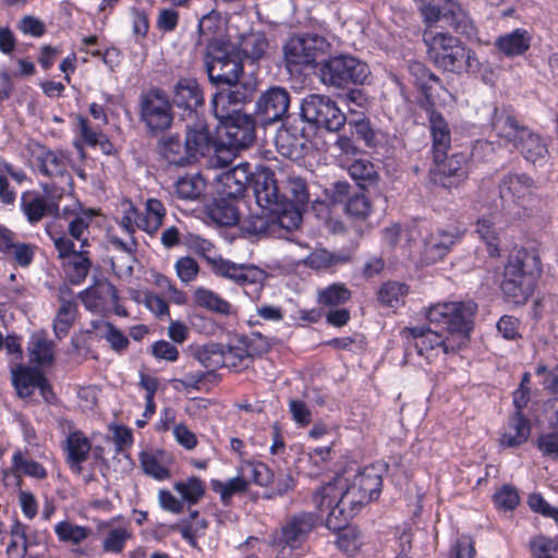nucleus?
I'll use <instances>...</instances> for the list:
<instances>
[{"label":"nucleus","mask_w":558,"mask_h":558,"mask_svg":"<svg viewBox=\"0 0 558 558\" xmlns=\"http://www.w3.org/2000/svg\"><path fill=\"white\" fill-rule=\"evenodd\" d=\"M196 360L208 369L213 372L226 365L223 357V347L219 343H210L196 350Z\"/></svg>","instance_id":"46"},{"label":"nucleus","mask_w":558,"mask_h":558,"mask_svg":"<svg viewBox=\"0 0 558 558\" xmlns=\"http://www.w3.org/2000/svg\"><path fill=\"white\" fill-rule=\"evenodd\" d=\"M351 255L347 252H330L326 248H319L308 255L307 263L312 268L322 269L349 263Z\"/></svg>","instance_id":"47"},{"label":"nucleus","mask_w":558,"mask_h":558,"mask_svg":"<svg viewBox=\"0 0 558 558\" xmlns=\"http://www.w3.org/2000/svg\"><path fill=\"white\" fill-rule=\"evenodd\" d=\"M205 190V181L199 174L181 177L175 183L179 198L185 201L197 199Z\"/></svg>","instance_id":"49"},{"label":"nucleus","mask_w":558,"mask_h":558,"mask_svg":"<svg viewBox=\"0 0 558 558\" xmlns=\"http://www.w3.org/2000/svg\"><path fill=\"white\" fill-rule=\"evenodd\" d=\"M490 126L495 134L510 145L522 158L543 166L549 156L548 144L538 132L524 124L509 106L494 109Z\"/></svg>","instance_id":"2"},{"label":"nucleus","mask_w":558,"mask_h":558,"mask_svg":"<svg viewBox=\"0 0 558 558\" xmlns=\"http://www.w3.org/2000/svg\"><path fill=\"white\" fill-rule=\"evenodd\" d=\"M338 531H339V535L337 537L338 548L349 555H352L353 553H355L361 543L359 532L354 527L347 526V524H344Z\"/></svg>","instance_id":"64"},{"label":"nucleus","mask_w":558,"mask_h":558,"mask_svg":"<svg viewBox=\"0 0 558 558\" xmlns=\"http://www.w3.org/2000/svg\"><path fill=\"white\" fill-rule=\"evenodd\" d=\"M352 293L344 283H331L318 290L317 303L328 308H335L349 302Z\"/></svg>","instance_id":"39"},{"label":"nucleus","mask_w":558,"mask_h":558,"mask_svg":"<svg viewBox=\"0 0 558 558\" xmlns=\"http://www.w3.org/2000/svg\"><path fill=\"white\" fill-rule=\"evenodd\" d=\"M434 167L429 169V179L435 185L445 189L457 187L464 182L470 172V158L465 153H456L448 156L445 153L439 158H436V153L433 154Z\"/></svg>","instance_id":"12"},{"label":"nucleus","mask_w":558,"mask_h":558,"mask_svg":"<svg viewBox=\"0 0 558 558\" xmlns=\"http://www.w3.org/2000/svg\"><path fill=\"white\" fill-rule=\"evenodd\" d=\"M210 488L218 494L223 506H230L234 495L244 494L248 489V481L242 476L232 477L226 482L210 481Z\"/></svg>","instance_id":"37"},{"label":"nucleus","mask_w":558,"mask_h":558,"mask_svg":"<svg viewBox=\"0 0 558 558\" xmlns=\"http://www.w3.org/2000/svg\"><path fill=\"white\" fill-rule=\"evenodd\" d=\"M257 214H251L242 222V230L250 234H272L274 220L270 208H260Z\"/></svg>","instance_id":"41"},{"label":"nucleus","mask_w":558,"mask_h":558,"mask_svg":"<svg viewBox=\"0 0 558 558\" xmlns=\"http://www.w3.org/2000/svg\"><path fill=\"white\" fill-rule=\"evenodd\" d=\"M54 533L60 542L78 545L92 534V530L86 526L73 524L69 521H61L56 524Z\"/></svg>","instance_id":"50"},{"label":"nucleus","mask_w":558,"mask_h":558,"mask_svg":"<svg viewBox=\"0 0 558 558\" xmlns=\"http://www.w3.org/2000/svg\"><path fill=\"white\" fill-rule=\"evenodd\" d=\"M475 232L486 244L490 257L500 255L498 232L494 221L489 217H481L477 219Z\"/></svg>","instance_id":"45"},{"label":"nucleus","mask_w":558,"mask_h":558,"mask_svg":"<svg viewBox=\"0 0 558 558\" xmlns=\"http://www.w3.org/2000/svg\"><path fill=\"white\" fill-rule=\"evenodd\" d=\"M352 482L363 495H366L368 501L377 499L381 492L383 478L375 466L364 468Z\"/></svg>","instance_id":"36"},{"label":"nucleus","mask_w":558,"mask_h":558,"mask_svg":"<svg viewBox=\"0 0 558 558\" xmlns=\"http://www.w3.org/2000/svg\"><path fill=\"white\" fill-rule=\"evenodd\" d=\"M532 35L524 28H515L496 39V47L508 58L523 56L531 47Z\"/></svg>","instance_id":"27"},{"label":"nucleus","mask_w":558,"mask_h":558,"mask_svg":"<svg viewBox=\"0 0 558 558\" xmlns=\"http://www.w3.org/2000/svg\"><path fill=\"white\" fill-rule=\"evenodd\" d=\"M39 162L40 172L49 178L63 177L66 173L64 157L52 150L44 151L39 157Z\"/></svg>","instance_id":"53"},{"label":"nucleus","mask_w":558,"mask_h":558,"mask_svg":"<svg viewBox=\"0 0 558 558\" xmlns=\"http://www.w3.org/2000/svg\"><path fill=\"white\" fill-rule=\"evenodd\" d=\"M172 104L189 112V118L197 113L204 105V94L198 82L193 77H180L172 89Z\"/></svg>","instance_id":"20"},{"label":"nucleus","mask_w":558,"mask_h":558,"mask_svg":"<svg viewBox=\"0 0 558 558\" xmlns=\"http://www.w3.org/2000/svg\"><path fill=\"white\" fill-rule=\"evenodd\" d=\"M422 2V15L428 25L423 34L428 60L444 72L458 75L480 72L476 52L446 31L449 27L466 39L476 38L477 27L470 14L454 0Z\"/></svg>","instance_id":"1"},{"label":"nucleus","mask_w":558,"mask_h":558,"mask_svg":"<svg viewBox=\"0 0 558 558\" xmlns=\"http://www.w3.org/2000/svg\"><path fill=\"white\" fill-rule=\"evenodd\" d=\"M140 120L147 133L156 136L169 130L173 123L172 104L160 88H151L140 97Z\"/></svg>","instance_id":"9"},{"label":"nucleus","mask_w":558,"mask_h":558,"mask_svg":"<svg viewBox=\"0 0 558 558\" xmlns=\"http://www.w3.org/2000/svg\"><path fill=\"white\" fill-rule=\"evenodd\" d=\"M158 149L160 155L170 165L183 167L195 162V159L187 149L185 142L182 143L178 135L162 137L158 142Z\"/></svg>","instance_id":"28"},{"label":"nucleus","mask_w":558,"mask_h":558,"mask_svg":"<svg viewBox=\"0 0 558 558\" xmlns=\"http://www.w3.org/2000/svg\"><path fill=\"white\" fill-rule=\"evenodd\" d=\"M291 96L288 89L281 86H271L263 92L256 100L254 117L259 125L281 122L288 117Z\"/></svg>","instance_id":"13"},{"label":"nucleus","mask_w":558,"mask_h":558,"mask_svg":"<svg viewBox=\"0 0 558 558\" xmlns=\"http://www.w3.org/2000/svg\"><path fill=\"white\" fill-rule=\"evenodd\" d=\"M269 47V43L262 32H251L241 35L236 51L241 58L258 61L265 57Z\"/></svg>","instance_id":"33"},{"label":"nucleus","mask_w":558,"mask_h":558,"mask_svg":"<svg viewBox=\"0 0 558 558\" xmlns=\"http://www.w3.org/2000/svg\"><path fill=\"white\" fill-rule=\"evenodd\" d=\"M402 335L408 340V344L412 345L427 362L434 361L440 353L449 355L460 351L459 344L447 335L444 336L424 326L407 327L402 330Z\"/></svg>","instance_id":"11"},{"label":"nucleus","mask_w":558,"mask_h":558,"mask_svg":"<svg viewBox=\"0 0 558 558\" xmlns=\"http://www.w3.org/2000/svg\"><path fill=\"white\" fill-rule=\"evenodd\" d=\"M313 502L319 511L329 510L326 526L329 530H339L369 501L351 482L345 489L328 483L314 494Z\"/></svg>","instance_id":"3"},{"label":"nucleus","mask_w":558,"mask_h":558,"mask_svg":"<svg viewBox=\"0 0 558 558\" xmlns=\"http://www.w3.org/2000/svg\"><path fill=\"white\" fill-rule=\"evenodd\" d=\"M344 205L347 215L356 219H365L371 213V202L363 192H354Z\"/></svg>","instance_id":"62"},{"label":"nucleus","mask_w":558,"mask_h":558,"mask_svg":"<svg viewBox=\"0 0 558 558\" xmlns=\"http://www.w3.org/2000/svg\"><path fill=\"white\" fill-rule=\"evenodd\" d=\"M238 198H229L226 195H219L205 207L207 217L218 226L231 227L239 222L240 213L235 204Z\"/></svg>","instance_id":"24"},{"label":"nucleus","mask_w":558,"mask_h":558,"mask_svg":"<svg viewBox=\"0 0 558 558\" xmlns=\"http://www.w3.org/2000/svg\"><path fill=\"white\" fill-rule=\"evenodd\" d=\"M319 521L320 518L315 512L295 513L282 525L280 539L291 549L299 548Z\"/></svg>","instance_id":"16"},{"label":"nucleus","mask_w":558,"mask_h":558,"mask_svg":"<svg viewBox=\"0 0 558 558\" xmlns=\"http://www.w3.org/2000/svg\"><path fill=\"white\" fill-rule=\"evenodd\" d=\"M409 73L414 85L423 95L421 100H434L432 93L433 87H442L441 80L420 61H413L409 64Z\"/></svg>","instance_id":"32"},{"label":"nucleus","mask_w":558,"mask_h":558,"mask_svg":"<svg viewBox=\"0 0 558 558\" xmlns=\"http://www.w3.org/2000/svg\"><path fill=\"white\" fill-rule=\"evenodd\" d=\"M131 213L134 215L135 226L149 233H156L163 223L166 217V207L161 201L157 198H148L145 202V210L138 211L132 207Z\"/></svg>","instance_id":"25"},{"label":"nucleus","mask_w":558,"mask_h":558,"mask_svg":"<svg viewBox=\"0 0 558 558\" xmlns=\"http://www.w3.org/2000/svg\"><path fill=\"white\" fill-rule=\"evenodd\" d=\"M223 129V145L229 149L240 150L247 148L256 138V121L254 116L243 113L240 109L214 113Z\"/></svg>","instance_id":"10"},{"label":"nucleus","mask_w":558,"mask_h":558,"mask_svg":"<svg viewBox=\"0 0 558 558\" xmlns=\"http://www.w3.org/2000/svg\"><path fill=\"white\" fill-rule=\"evenodd\" d=\"M240 343H245L252 357L268 353L276 343L275 338L263 336L259 331H253L239 338Z\"/></svg>","instance_id":"54"},{"label":"nucleus","mask_w":558,"mask_h":558,"mask_svg":"<svg viewBox=\"0 0 558 558\" xmlns=\"http://www.w3.org/2000/svg\"><path fill=\"white\" fill-rule=\"evenodd\" d=\"M534 189V180L525 173L505 174L498 185L499 196L505 203L523 199L531 195Z\"/></svg>","instance_id":"23"},{"label":"nucleus","mask_w":558,"mask_h":558,"mask_svg":"<svg viewBox=\"0 0 558 558\" xmlns=\"http://www.w3.org/2000/svg\"><path fill=\"white\" fill-rule=\"evenodd\" d=\"M318 72L324 85L336 88L363 85L371 74L365 62L350 54H338L323 60L318 64Z\"/></svg>","instance_id":"7"},{"label":"nucleus","mask_w":558,"mask_h":558,"mask_svg":"<svg viewBox=\"0 0 558 558\" xmlns=\"http://www.w3.org/2000/svg\"><path fill=\"white\" fill-rule=\"evenodd\" d=\"M476 313L477 304L473 301L446 302L432 305L426 318L430 324L445 327L447 336L458 343L461 350L470 340Z\"/></svg>","instance_id":"4"},{"label":"nucleus","mask_w":558,"mask_h":558,"mask_svg":"<svg viewBox=\"0 0 558 558\" xmlns=\"http://www.w3.org/2000/svg\"><path fill=\"white\" fill-rule=\"evenodd\" d=\"M60 307L53 320V332L58 339H63L72 328L76 315L77 304L74 300L59 296Z\"/></svg>","instance_id":"35"},{"label":"nucleus","mask_w":558,"mask_h":558,"mask_svg":"<svg viewBox=\"0 0 558 558\" xmlns=\"http://www.w3.org/2000/svg\"><path fill=\"white\" fill-rule=\"evenodd\" d=\"M205 70L211 84L236 83L243 74V62L236 47L222 39L208 41L204 54Z\"/></svg>","instance_id":"6"},{"label":"nucleus","mask_w":558,"mask_h":558,"mask_svg":"<svg viewBox=\"0 0 558 558\" xmlns=\"http://www.w3.org/2000/svg\"><path fill=\"white\" fill-rule=\"evenodd\" d=\"M494 502L498 509L511 511L514 510L519 505L520 496L514 487L510 485H504L494 494Z\"/></svg>","instance_id":"63"},{"label":"nucleus","mask_w":558,"mask_h":558,"mask_svg":"<svg viewBox=\"0 0 558 558\" xmlns=\"http://www.w3.org/2000/svg\"><path fill=\"white\" fill-rule=\"evenodd\" d=\"M195 303L210 312L228 315L231 311V304L220 298L217 293L205 288H198L194 292Z\"/></svg>","instance_id":"43"},{"label":"nucleus","mask_w":558,"mask_h":558,"mask_svg":"<svg viewBox=\"0 0 558 558\" xmlns=\"http://www.w3.org/2000/svg\"><path fill=\"white\" fill-rule=\"evenodd\" d=\"M12 469L15 472H23L28 476L39 480L47 476V471L39 462L24 459L21 451L14 452L12 457Z\"/></svg>","instance_id":"60"},{"label":"nucleus","mask_w":558,"mask_h":558,"mask_svg":"<svg viewBox=\"0 0 558 558\" xmlns=\"http://www.w3.org/2000/svg\"><path fill=\"white\" fill-rule=\"evenodd\" d=\"M274 220V233L277 229L292 231L300 227L302 213L305 210L299 206L292 205L286 198L274 205L271 208Z\"/></svg>","instance_id":"29"},{"label":"nucleus","mask_w":558,"mask_h":558,"mask_svg":"<svg viewBox=\"0 0 558 558\" xmlns=\"http://www.w3.org/2000/svg\"><path fill=\"white\" fill-rule=\"evenodd\" d=\"M7 258L13 259L20 267H28L34 259L36 246L14 241V234L7 242V247L0 251Z\"/></svg>","instance_id":"40"},{"label":"nucleus","mask_w":558,"mask_h":558,"mask_svg":"<svg viewBox=\"0 0 558 558\" xmlns=\"http://www.w3.org/2000/svg\"><path fill=\"white\" fill-rule=\"evenodd\" d=\"M328 46L327 40L317 34L293 36L283 47L286 62L294 66L311 65L325 53Z\"/></svg>","instance_id":"14"},{"label":"nucleus","mask_w":558,"mask_h":558,"mask_svg":"<svg viewBox=\"0 0 558 558\" xmlns=\"http://www.w3.org/2000/svg\"><path fill=\"white\" fill-rule=\"evenodd\" d=\"M140 462L144 473L157 481L168 480L171 475L169 465L172 459L163 450L143 451L140 454Z\"/></svg>","instance_id":"30"},{"label":"nucleus","mask_w":558,"mask_h":558,"mask_svg":"<svg viewBox=\"0 0 558 558\" xmlns=\"http://www.w3.org/2000/svg\"><path fill=\"white\" fill-rule=\"evenodd\" d=\"M531 434V423L524 414L513 413L508 421V429L501 435L500 444L515 448L524 444Z\"/></svg>","instance_id":"31"},{"label":"nucleus","mask_w":558,"mask_h":558,"mask_svg":"<svg viewBox=\"0 0 558 558\" xmlns=\"http://www.w3.org/2000/svg\"><path fill=\"white\" fill-rule=\"evenodd\" d=\"M284 189L286 193L281 195L284 196L287 202L303 209L307 207L310 202V192L307 182L304 178L295 174L288 175Z\"/></svg>","instance_id":"38"},{"label":"nucleus","mask_w":558,"mask_h":558,"mask_svg":"<svg viewBox=\"0 0 558 558\" xmlns=\"http://www.w3.org/2000/svg\"><path fill=\"white\" fill-rule=\"evenodd\" d=\"M22 207L27 220L31 223H36L43 219L45 215L57 214L58 206L54 203L48 204L43 197L36 196L27 202L25 196L22 199Z\"/></svg>","instance_id":"51"},{"label":"nucleus","mask_w":558,"mask_h":558,"mask_svg":"<svg viewBox=\"0 0 558 558\" xmlns=\"http://www.w3.org/2000/svg\"><path fill=\"white\" fill-rule=\"evenodd\" d=\"M92 262L88 257V252L85 248H80L68 265V276L73 284H80L87 277Z\"/></svg>","instance_id":"52"},{"label":"nucleus","mask_w":558,"mask_h":558,"mask_svg":"<svg viewBox=\"0 0 558 558\" xmlns=\"http://www.w3.org/2000/svg\"><path fill=\"white\" fill-rule=\"evenodd\" d=\"M464 232L458 227L448 229L437 228L425 242V252L434 260L441 259L463 238Z\"/></svg>","instance_id":"22"},{"label":"nucleus","mask_w":558,"mask_h":558,"mask_svg":"<svg viewBox=\"0 0 558 558\" xmlns=\"http://www.w3.org/2000/svg\"><path fill=\"white\" fill-rule=\"evenodd\" d=\"M131 533L124 527H116L108 532L102 542V550L106 553L120 554L123 551L125 542Z\"/></svg>","instance_id":"61"},{"label":"nucleus","mask_w":558,"mask_h":558,"mask_svg":"<svg viewBox=\"0 0 558 558\" xmlns=\"http://www.w3.org/2000/svg\"><path fill=\"white\" fill-rule=\"evenodd\" d=\"M418 106L425 111L433 138L432 153L439 158L451 147V133L444 116L436 110L434 100H420Z\"/></svg>","instance_id":"18"},{"label":"nucleus","mask_w":558,"mask_h":558,"mask_svg":"<svg viewBox=\"0 0 558 558\" xmlns=\"http://www.w3.org/2000/svg\"><path fill=\"white\" fill-rule=\"evenodd\" d=\"M29 361L37 365H48L53 362L52 342L40 336H33L28 342Z\"/></svg>","instance_id":"44"},{"label":"nucleus","mask_w":558,"mask_h":558,"mask_svg":"<svg viewBox=\"0 0 558 558\" xmlns=\"http://www.w3.org/2000/svg\"><path fill=\"white\" fill-rule=\"evenodd\" d=\"M12 384L21 398L31 397L36 388V381L40 379L43 372L36 367L17 364L11 371Z\"/></svg>","instance_id":"34"},{"label":"nucleus","mask_w":558,"mask_h":558,"mask_svg":"<svg viewBox=\"0 0 558 558\" xmlns=\"http://www.w3.org/2000/svg\"><path fill=\"white\" fill-rule=\"evenodd\" d=\"M300 116L307 123L330 132L340 131L347 122V116L329 96L308 94L300 105Z\"/></svg>","instance_id":"8"},{"label":"nucleus","mask_w":558,"mask_h":558,"mask_svg":"<svg viewBox=\"0 0 558 558\" xmlns=\"http://www.w3.org/2000/svg\"><path fill=\"white\" fill-rule=\"evenodd\" d=\"M228 88H222L217 92L211 101L213 113H220V111H232V109H240V106L250 101L255 90V86L248 82L225 84Z\"/></svg>","instance_id":"19"},{"label":"nucleus","mask_w":558,"mask_h":558,"mask_svg":"<svg viewBox=\"0 0 558 558\" xmlns=\"http://www.w3.org/2000/svg\"><path fill=\"white\" fill-rule=\"evenodd\" d=\"M264 279V270L254 265H247L235 283L243 287L246 294L253 295L259 292Z\"/></svg>","instance_id":"55"},{"label":"nucleus","mask_w":558,"mask_h":558,"mask_svg":"<svg viewBox=\"0 0 558 558\" xmlns=\"http://www.w3.org/2000/svg\"><path fill=\"white\" fill-rule=\"evenodd\" d=\"M248 186L253 189L256 203L260 208L269 209L284 198L279 193L275 172L268 167H256Z\"/></svg>","instance_id":"17"},{"label":"nucleus","mask_w":558,"mask_h":558,"mask_svg":"<svg viewBox=\"0 0 558 558\" xmlns=\"http://www.w3.org/2000/svg\"><path fill=\"white\" fill-rule=\"evenodd\" d=\"M409 288L404 283L389 281L381 286L378 291V301L389 307L398 305L401 299L407 295Z\"/></svg>","instance_id":"58"},{"label":"nucleus","mask_w":558,"mask_h":558,"mask_svg":"<svg viewBox=\"0 0 558 558\" xmlns=\"http://www.w3.org/2000/svg\"><path fill=\"white\" fill-rule=\"evenodd\" d=\"M102 294H108L113 302H117L119 299L117 288L110 282L98 284L97 287H89L81 291L78 299L86 310L95 312L99 307V300L102 298Z\"/></svg>","instance_id":"42"},{"label":"nucleus","mask_w":558,"mask_h":558,"mask_svg":"<svg viewBox=\"0 0 558 558\" xmlns=\"http://www.w3.org/2000/svg\"><path fill=\"white\" fill-rule=\"evenodd\" d=\"M90 450V440L83 432L75 430L69 434L65 445L66 463L73 472H82V463L87 461Z\"/></svg>","instance_id":"26"},{"label":"nucleus","mask_w":558,"mask_h":558,"mask_svg":"<svg viewBox=\"0 0 558 558\" xmlns=\"http://www.w3.org/2000/svg\"><path fill=\"white\" fill-rule=\"evenodd\" d=\"M90 222L92 215L88 213L75 215V217L69 222V234L72 239H75L81 243L80 248H85L89 245L87 235L89 233Z\"/></svg>","instance_id":"56"},{"label":"nucleus","mask_w":558,"mask_h":558,"mask_svg":"<svg viewBox=\"0 0 558 558\" xmlns=\"http://www.w3.org/2000/svg\"><path fill=\"white\" fill-rule=\"evenodd\" d=\"M174 489L190 505H195L205 494L203 482L198 477H190L186 482H177Z\"/></svg>","instance_id":"59"},{"label":"nucleus","mask_w":558,"mask_h":558,"mask_svg":"<svg viewBox=\"0 0 558 558\" xmlns=\"http://www.w3.org/2000/svg\"><path fill=\"white\" fill-rule=\"evenodd\" d=\"M348 171L356 185L363 190L376 183L377 172L374 165L368 160L357 159L353 161Z\"/></svg>","instance_id":"48"},{"label":"nucleus","mask_w":558,"mask_h":558,"mask_svg":"<svg viewBox=\"0 0 558 558\" xmlns=\"http://www.w3.org/2000/svg\"><path fill=\"white\" fill-rule=\"evenodd\" d=\"M530 262L537 264L538 257L526 250L512 252L504 270L501 291L505 300L514 305H523L535 288V276L529 270Z\"/></svg>","instance_id":"5"},{"label":"nucleus","mask_w":558,"mask_h":558,"mask_svg":"<svg viewBox=\"0 0 558 558\" xmlns=\"http://www.w3.org/2000/svg\"><path fill=\"white\" fill-rule=\"evenodd\" d=\"M351 133L363 141L366 147L374 148L379 144L378 132L374 129L371 120L349 121Z\"/></svg>","instance_id":"57"},{"label":"nucleus","mask_w":558,"mask_h":558,"mask_svg":"<svg viewBox=\"0 0 558 558\" xmlns=\"http://www.w3.org/2000/svg\"><path fill=\"white\" fill-rule=\"evenodd\" d=\"M252 167L248 162H241L222 172L219 178V195L229 198H240L244 195L252 178Z\"/></svg>","instance_id":"21"},{"label":"nucleus","mask_w":558,"mask_h":558,"mask_svg":"<svg viewBox=\"0 0 558 558\" xmlns=\"http://www.w3.org/2000/svg\"><path fill=\"white\" fill-rule=\"evenodd\" d=\"M185 144L195 161L199 157H205L210 154L215 147V137L203 117L194 114L192 118L187 119L185 124Z\"/></svg>","instance_id":"15"}]
</instances>
